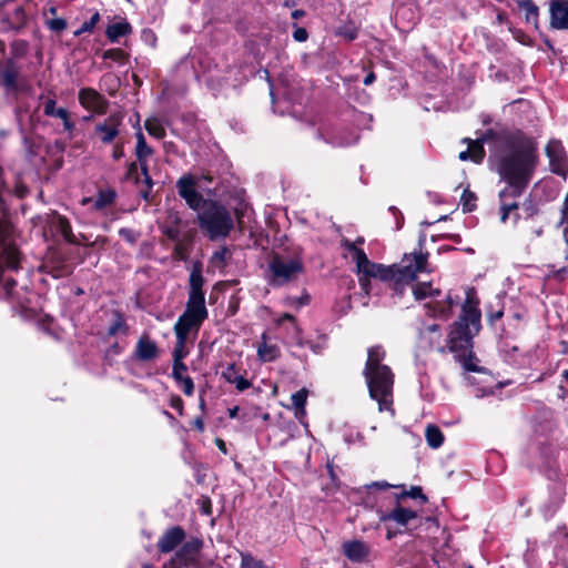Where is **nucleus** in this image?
Segmentation results:
<instances>
[{
	"label": "nucleus",
	"instance_id": "1",
	"mask_svg": "<svg viewBox=\"0 0 568 568\" xmlns=\"http://www.w3.org/2000/svg\"><path fill=\"white\" fill-rule=\"evenodd\" d=\"M470 161L480 164L486 155L485 143H489V160L495 164L500 180L517 182L524 171L526 158L538 151L536 139L520 129L496 124L475 140L465 138Z\"/></svg>",
	"mask_w": 568,
	"mask_h": 568
},
{
	"label": "nucleus",
	"instance_id": "2",
	"mask_svg": "<svg viewBox=\"0 0 568 568\" xmlns=\"http://www.w3.org/2000/svg\"><path fill=\"white\" fill-rule=\"evenodd\" d=\"M6 187L4 170L0 165V300L10 301L17 281L13 277L3 278V273L4 270L17 272L21 267V256L18 246L12 241L14 226L10 210L2 196Z\"/></svg>",
	"mask_w": 568,
	"mask_h": 568
},
{
	"label": "nucleus",
	"instance_id": "3",
	"mask_svg": "<svg viewBox=\"0 0 568 568\" xmlns=\"http://www.w3.org/2000/svg\"><path fill=\"white\" fill-rule=\"evenodd\" d=\"M481 329L479 298L474 287L466 291L458 318L450 325L447 346L452 353L467 352L474 347V337Z\"/></svg>",
	"mask_w": 568,
	"mask_h": 568
},
{
	"label": "nucleus",
	"instance_id": "4",
	"mask_svg": "<svg viewBox=\"0 0 568 568\" xmlns=\"http://www.w3.org/2000/svg\"><path fill=\"white\" fill-rule=\"evenodd\" d=\"M424 244L425 239L420 237L418 251L405 254L399 264L390 266L378 264L374 278L385 282L394 281L393 290H397V286H402V284L413 283L417 278L418 273L427 271L429 253L422 251Z\"/></svg>",
	"mask_w": 568,
	"mask_h": 568
},
{
	"label": "nucleus",
	"instance_id": "5",
	"mask_svg": "<svg viewBox=\"0 0 568 568\" xmlns=\"http://www.w3.org/2000/svg\"><path fill=\"white\" fill-rule=\"evenodd\" d=\"M196 222L212 241L227 237L234 229L230 211L217 200L206 202V205L197 213Z\"/></svg>",
	"mask_w": 568,
	"mask_h": 568
},
{
	"label": "nucleus",
	"instance_id": "6",
	"mask_svg": "<svg viewBox=\"0 0 568 568\" xmlns=\"http://www.w3.org/2000/svg\"><path fill=\"white\" fill-rule=\"evenodd\" d=\"M538 164L539 151L526 158L525 166L523 168L524 171H521V175L516 183L513 184L508 180H503L506 183V186L499 191L498 197L499 201L506 205V207H509L510 213L515 212V223H517L520 219V215L517 212L519 209V203L516 201V199L520 197L529 186Z\"/></svg>",
	"mask_w": 568,
	"mask_h": 568
},
{
	"label": "nucleus",
	"instance_id": "7",
	"mask_svg": "<svg viewBox=\"0 0 568 568\" xmlns=\"http://www.w3.org/2000/svg\"><path fill=\"white\" fill-rule=\"evenodd\" d=\"M204 277L202 274V263L196 261L193 263L189 277V297L185 305L184 314L205 321L209 316L205 306V292L203 290Z\"/></svg>",
	"mask_w": 568,
	"mask_h": 568
},
{
	"label": "nucleus",
	"instance_id": "8",
	"mask_svg": "<svg viewBox=\"0 0 568 568\" xmlns=\"http://www.w3.org/2000/svg\"><path fill=\"white\" fill-rule=\"evenodd\" d=\"M304 271V264L300 257L285 260L274 254L268 263V284L273 287L284 286L295 281Z\"/></svg>",
	"mask_w": 568,
	"mask_h": 568
},
{
	"label": "nucleus",
	"instance_id": "9",
	"mask_svg": "<svg viewBox=\"0 0 568 568\" xmlns=\"http://www.w3.org/2000/svg\"><path fill=\"white\" fill-rule=\"evenodd\" d=\"M369 396L378 403V409L390 410L393 405L394 374L392 369L364 374Z\"/></svg>",
	"mask_w": 568,
	"mask_h": 568
},
{
	"label": "nucleus",
	"instance_id": "10",
	"mask_svg": "<svg viewBox=\"0 0 568 568\" xmlns=\"http://www.w3.org/2000/svg\"><path fill=\"white\" fill-rule=\"evenodd\" d=\"M19 68L11 59L7 60L4 64L0 63V84L4 88L8 95H12L18 100L19 93H29L32 88L27 82L18 80Z\"/></svg>",
	"mask_w": 568,
	"mask_h": 568
},
{
	"label": "nucleus",
	"instance_id": "11",
	"mask_svg": "<svg viewBox=\"0 0 568 568\" xmlns=\"http://www.w3.org/2000/svg\"><path fill=\"white\" fill-rule=\"evenodd\" d=\"M196 179L192 174H184L176 181L178 194L182 197L187 206L197 213L206 205L210 199H205L197 191Z\"/></svg>",
	"mask_w": 568,
	"mask_h": 568
},
{
	"label": "nucleus",
	"instance_id": "12",
	"mask_svg": "<svg viewBox=\"0 0 568 568\" xmlns=\"http://www.w3.org/2000/svg\"><path fill=\"white\" fill-rule=\"evenodd\" d=\"M551 173L566 179L568 176V156L560 140L551 139L545 148Z\"/></svg>",
	"mask_w": 568,
	"mask_h": 568
},
{
	"label": "nucleus",
	"instance_id": "13",
	"mask_svg": "<svg viewBox=\"0 0 568 568\" xmlns=\"http://www.w3.org/2000/svg\"><path fill=\"white\" fill-rule=\"evenodd\" d=\"M204 542L199 537H192L183 541L181 547L175 551L173 558L185 568H196L200 561V555Z\"/></svg>",
	"mask_w": 568,
	"mask_h": 568
},
{
	"label": "nucleus",
	"instance_id": "14",
	"mask_svg": "<svg viewBox=\"0 0 568 568\" xmlns=\"http://www.w3.org/2000/svg\"><path fill=\"white\" fill-rule=\"evenodd\" d=\"M78 100L83 109L99 115L105 114L110 104L109 100L93 88L80 89Z\"/></svg>",
	"mask_w": 568,
	"mask_h": 568
},
{
	"label": "nucleus",
	"instance_id": "15",
	"mask_svg": "<svg viewBox=\"0 0 568 568\" xmlns=\"http://www.w3.org/2000/svg\"><path fill=\"white\" fill-rule=\"evenodd\" d=\"M123 114L121 112H113L103 122L94 126V134L99 138L101 143L111 144L119 136L120 126L123 122Z\"/></svg>",
	"mask_w": 568,
	"mask_h": 568
},
{
	"label": "nucleus",
	"instance_id": "16",
	"mask_svg": "<svg viewBox=\"0 0 568 568\" xmlns=\"http://www.w3.org/2000/svg\"><path fill=\"white\" fill-rule=\"evenodd\" d=\"M186 534L182 526L169 527L159 538L156 547L161 554H169L175 550L185 540Z\"/></svg>",
	"mask_w": 568,
	"mask_h": 568
},
{
	"label": "nucleus",
	"instance_id": "17",
	"mask_svg": "<svg viewBox=\"0 0 568 568\" xmlns=\"http://www.w3.org/2000/svg\"><path fill=\"white\" fill-rule=\"evenodd\" d=\"M378 517L382 523L394 521L398 527H407L412 519L418 517L416 510L405 508L402 505H394L388 511L378 510Z\"/></svg>",
	"mask_w": 568,
	"mask_h": 568
},
{
	"label": "nucleus",
	"instance_id": "18",
	"mask_svg": "<svg viewBox=\"0 0 568 568\" xmlns=\"http://www.w3.org/2000/svg\"><path fill=\"white\" fill-rule=\"evenodd\" d=\"M549 27L554 30H568V0H550Z\"/></svg>",
	"mask_w": 568,
	"mask_h": 568
},
{
	"label": "nucleus",
	"instance_id": "19",
	"mask_svg": "<svg viewBox=\"0 0 568 568\" xmlns=\"http://www.w3.org/2000/svg\"><path fill=\"white\" fill-rule=\"evenodd\" d=\"M133 356L140 362L153 361L159 356V347L148 335H143L136 342Z\"/></svg>",
	"mask_w": 568,
	"mask_h": 568
},
{
	"label": "nucleus",
	"instance_id": "20",
	"mask_svg": "<svg viewBox=\"0 0 568 568\" xmlns=\"http://www.w3.org/2000/svg\"><path fill=\"white\" fill-rule=\"evenodd\" d=\"M386 357V352L382 345H374L367 349V361L363 371L364 374L389 369L390 367L382 364Z\"/></svg>",
	"mask_w": 568,
	"mask_h": 568
},
{
	"label": "nucleus",
	"instance_id": "21",
	"mask_svg": "<svg viewBox=\"0 0 568 568\" xmlns=\"http://www.w3.org/2000/svg\"><path fill=\"white\" fill-rule=\"evenodd\" d=\"M195 231L186 232L182 237L174 241L175 245L172 252L173 261L186 262L193 247Z\"/></svg>",
	"mask_w": 568,
	"mask_h": 568
},
{
	"label": "nucleus",
	"instance_id": "22",
	"mask_svg": "<svg viewBox=\"0 0 568 568\" xmlns=\"http://www.w3.org/2000/svg\"><path fill=\"white\" fill-rule=\"evenodd\" d=\"M204 321L182 313L174 324L173 331L175 336L189 338L191 331L199 332Z\"/></svg>",
	"mask_w": 568,
	"mask_h": 568
},
{
	"label": "nucleus",
	"instance_id": "23",
	"mask_svg": "<svg viewBox=\"0 0 568 568\" xmlns=\"http://www.w3.org/2000/svg\"><path fill=\"white\" fill-rule=\"evenodd\" d=\"M268 334L266 332L261 335V343L257 345V357L263 363L275 362L281 357V349L276 344L268 343Z\"/></svg>",
	"mask_w": 568,
	"mask_h": 568
},
{
	"label": "nucleus",
	"instance_id": "24",
	"mask_svg": "<svg viewBox=\"0 0 568 568\" xmlns=\"http://www.w3.org/2000/svg\"><path fill=\"white\" fill-rule=\"evenodd\" d=\"M51 230L60 234L67 243L72 245L79 244L78 239L73 234L71 223L64 215L55 214L51 222Z\"/></svg>",
	"mask_w": 568,
	"mask_h": 568
},
{
	"label": "nucleus",
	"instance_id": "25",
	"mask_svg": "<svg viewBox=\"0 0 568 568\" xmlns=\"http://www.w3.org/2000/svg\"><path fill=\"white\" fill-rule=\"evenodd\" d=\"M130 326L126 323L125 315L120 310L112 311V321L110 322L106 329V338L116 336L118 334L128 335Z\"/></svg>",
	"mask_w": 568,
	"mask_h": 568
},
{
	"label": "nucleus",
	"instance_id": "26",
	"mask_svg": "<svg viewBox=\"0 0 568 568\" xmlns=\"http://www.w3.org/2000/svg\"><path fill=\"white\" fill-rule=\"evenodd\" d=\"M28 14L26 13V10L23 7H18L16 10L4 17L2 19V22L7 26V30L14 31L16 33L21 32L26 26L28 24Z\"/></svg>",
	"mask_w": 568,
	"mask_h": 568
},
{
	"label": "nucleus",
	"instance_id": "27",
	"mask_svg": "<svg viewBox=\"0 0 568 568\" xmlns=\"http://www.w3.org/2000/svg\"><path fill=\"white\" fill-rule=\"evenodd\" d=\"M343 548L345 556L353 561H362L369 552L368 547L361 540L346 541Z\"/></svg>",
	"mask_w": 568,
	"mask_h": 568
},
{
	"label": "nucleus",
	"instance_id": "28",
	"mask_svg": "<svg viewBox=\"0 0 568 568\" xmlns=\"http://www.w3.org/2000/svg\"><path fill=\"white\" fill-rule=\"evenodd\" d=\"M182 217L179 212H170L166 224L162 227V233L171 241L179 240L181 235Z\"/></svg>",
	"mask_w": 568,
	"mask_h": 568
},
{
	"label": "nucleus",
	"instance_id": "29",
	"mask_svg": "<svg viewBox=\"0 0 568 568\" xmlns=\"http://www.w3.org/2000/svg\"><path fill=\"white\" fill-rule=\"evenodd\" d=\"M132 33V26L123 20L121 22H114L108 26L105 36L111 42H118L120 38L126 37Z\"/></svg>",
	"mask_w": 568,
	"mask_h": 568
},
{
	"label": "nucleus",
	"instance_id": "30",
	"mask_svg": "<svg viewBox=\"0 0 568 568\" xmlns=\"http://www.w3.org/2000/svg\"><path fill=\"white\" fill-rule=\"evenodd\" d=\"M517 7L525 11V20L538 28L539 8L532 0H515Z\"/></svg>",
	"mask_w": 568,
	"mask_h": 568
},
{
	"label": "nucleus",
	"instance_id": "31",
	"mask_svg": "<svg viewBox=\"0 0 568 568\" xmlns=\"http://www.w3.org/2000/svg\"><path fill=\"white\" fill-rule=\"evenodd\" d=\"M45 267L49 270L48 274L54 278L67 277L73 273L72 265L65 263L64 261H49L45 264Z\"/></svg>",
	"mask_w": 568,
	"mask_h": 568
},
{
	"label": "nucleus",
	"instance_id": "32",
	"mask_svg": "<svg viewBox=\"0 0 568 568\" xmlns=\"http://www.w3.org/2000/svg\"><path fill=\"white\" fill-rule=\"evenodd\" d=\"M19 132L22 135V144L28 156L38 155L40 144L32 132H28L23 124H20Z\"/></svg>",
	"mask_w": 568,
	"mask_h": 568
},
{
	"label": "nucleus",
	"instance_id": "33",
	"mask_svg": "<svg viewBox=\"0 0 568 568\" xmlns=\"http://www.w3.org/2000/svg\"><path fill=\"white\" fill-rule=\"evenodd\" d=\"M136 139V145L134 150V154L136 156V160H148L150 156L153 155L154 150L151 148L145 140V136L141 129H139L135 133Z\"/></svg>",
	"mask_w": 568,
	"mask_h": 568
},
{
	"label": "nucleus",
	"instance_id": "34",
	"mask_svg": "<svg viewBox=\"0 0 568 568\" xmlns=\"http://www.w3.org/2000/svg\"><path fill=\"white\" fill-rule=\"evenodd\" d=\"M427 445L434 449L439 448L444 443V434L437 425H428L425 430Z\"/></svg>",
	"mask_w": 568,
	"mask_h": 568
},
{
	"label": "nucleus",
	"instance_id": "35",
	"mask_svg": "<svg viewBox=\"0 0 568 568\" xmlns=\"http://www.w3.org/2000/svg\"><path fill=\"white\" fill-rule=\"evenodd\" d=\"M116 192L114 189L100 190L94 201V209L101 211L115 202Z\"/></svg>",
	"mask_w": 568,
	"mask_h": 568
},
{
	"label": "nucleus",
	"instance_id": "36",
	"mask_svg": "<svg viewBox=\"0 0 568 568\" xmlns=\"http://www.w3.org/2000/svg\"><path fill=\"white\" fill-rule=\"evenodd\" d=\"M308 390L306 388H301L296 393L291 396L292 405L295 409V417L301 418L306 414L305 406L307 402Z\"/></svg>",
	"mask_w": 568,
	"mask_h": 568
},
{
	"label": "nucleus",
	"instance_id": "37",
	"mask_svg": "<svg viewBox=\"0 0 568 568\" xmlns=\"http://www.w3.org/2000/svg\"><path fill=\"white\" fill-rule=\"evenodd\" d=\"M343 246L347 252L352 254L353 260L356 263V270H358L362 265H367L368 257L363 248L356 246L355 243H352L348 240L343 241Z\"/></svg>",
	"mask_w": 568,
	"mask_h": 568
},
{
	"label": "nucleus",
	"instance_id": "38",
	"mask_svg": "<svg viewBox=\"0 0 568 568\" xmlns=\"http://www.w3.org/2000/svg\"><path fill=\"white\" fill-rule=\"evenodd\" d=\"M176 342L173 349V364L178 368L183 367V359L187 356L189 352L185 349V344L187 342V338H181L180 336H175Z\"/></svg>",
	"mask_w": 568,
	"mask_h": 568
},
{
	"label": "nucleus",
	"instance_id": "39",
	"mask_svg": "<svg viewBox=\"0 0 568 568\" xmlns=\"http://www.w3.org/2000/svg\"><path fill=\"white\" fill-rule=\"evenodd\" d=\"M477 195L467 186L460 196V204L464 213H470L477 209Z\"/></svg>",
	"mask_w": 568,
	"mask_h": 568
},
{
	"label": "nucleus",
	"instance_id": "40",
	"mask_svg": "<svg viewBox=\"0 0 568 568\" xmlns=\"http://www.w3.org/2000/svg\"><path fill=\"white\" fill-rule=\"evenodd\" d=\"M144 128L148 133L155 139H163L165 136V129L156 118H149L144 122Z\"/></svg>",
	"mask_w": 568,
	"mask_h": 568
},
{
	"label": "nucleus",
	"instance_id": "41",
	"mask_svg": "<svg viewBox=\"0 0 568 568\" xmlns=\"http://www.w3.org/2000/svg\"><path fill=\"white\" fill-rule=\"evenodd\" d=\"M136 186L139 187V195L141 199L146 203H151L153 201L152 189L154 186L152 176L141 178L140 185Z\"/></svg>",
	"mask_w": 568,
	"mask_h": 568
},
{
	"label": "nucleus",
	"instance_id": "42",
	"mask_svg": "<svg viewBox=\"0 0 568 568\" xmlns=\"http://www.w3.org/2000/svg\"><path fill=\"white\" fill-rule=\"evenodd\" d=\"M102 58L104 60L109 59L120 64H125L129 60V54L123 51L121 48H112L108 49L102 53Z\"/></svg>",
	"mask_w": 568,
	"mask_h": 568
},
{
	"label": "nucleus",
	"instance_id": "43",
	"mask_svg": "<svg viewBox=\"0 0 568 568\" xmlns=\"http://www.w3.org/2000/svg\"><path fill=\"white\" fill-rule=\"evenodd\" d=\"M240 568H268L261 559L255 558L251 552H241Z\"/></svg>",
	"mask_w": 568,
	"mask_h": 568
},
{
	"label": "nucleus",
	"instance_id": "44",
	"mask_svg": "<svg viewBox=\"0 0 568 568\" xmlns=\"http://www.w3.org/2000/svg\"><path fill=\"white\" fill-rule=\"evenodd\" d=\"M52 116L61 119L64 131L72 135L73 131L75 130V124L71 120L70 112L68 111V109L60 106L59 110H57L55 114Z\"/></svg>",
	"mask_w": 568,
	"mask_h": 568
},
{
	"label": "nucleus",
	"instance_id": "45",
	"mask_svg": "<svg viewBox=\"0 0 568 568\" xmlns=\"http://www.w3.org/2000/svg\"><path fill=\"white\" fill-rule=\"evenodd\" d=\"M427 306L429 308H432L433 315L437 316V317H442V318L446 320L452 314V304L446 305L445 303L436 301L434 303L427 304Z\"/></svg>",
	"mask_w": 568,
	"mask_h": 568
},
{
	"label": "nucleus",
	"instance_id": "46",
	"mask_svg": "<svg viewBox=\"0 0 568 568\" xmlns=\"http://www.w3.org/2000/svg\"><path fill=\"white\" fill-rule=\"evenodd\" d=\"M123 180L131 181L135 185H140L141 176L139 174V161L130 162L126 166V172Z\"/></svg>",
	"mask_w": 568,
	"mask_h": 568
},
{
	"label": "nucleus",
	"instance_id": "47",
	"mask_svg": "<svg viewBox=\"0 0 568 568\" xmlns=\"http://www.w3.org/2000/svg\"><path fill=\"white\" fill-rule=\"evenodd\" d=\"M100 19H101L100 13L98 11L94 12L88 21H84L82 23V26L78 30L74 31V36L79 37L82 33L92 32L94 27L97 26V23L100 21Z\"/></svg>",
	"mask_w": 568,
	"mask_h": 568
},
{
	"label": "nucleus",
	"instance_id": "48",
	"mask_svg": "<svg viewBox=\"0 0 568 568\" xmlns=\"http://www.w3.org/2000/svg\"><path fill=\"white\" fill-rule=\"evenodd\" d=\"M226 382L234 384L239 392H244L252 386V383L242 375L235 377L226 376Z\"/></svg>",
	"mask_w": 568,
	"mask_h": 568
},
{
	"label": "nucleus",
	"instance_id": "49",
	"mask_svg": "<svg viewBox=\"0 0 568 568\" xmlns=\"http://www.w3.org/2000/svg\"><path fill=\"white\" fill-rule=\"evenodd\" d=\"M430 283H417L413 286V294L415 300L422 301L429 296Z\"/></svg>",
	"mask_w": 568,
	"mask_h": 568
},
{
	"label": "nucleus",
	"instance_id": "50",
	"mask_svg": "<svg viewBox=\"0 0 568 568\" xmlns=\"http://www.w3.org/2000/svg\"><path fill=\"white\" fill-rule=\"evenodd\" d=\"M48 28L57 33L64 31L68 27L67 20L63 18H55L47 21Z\"/></svg>",
	"mask_w": 568,
	"mask_h": 568
},
{
	"label": "nucleus",
	"instance_id": "51",
	"mask_svg": "<svg viewBox=\"0 0 568 568\" xmlns=\"http://www.w3.org/2000/svg\"><path fill=\"white\" fill-rule=\"evenodd\" d=\"M407 495L412 499H418L422 505L428 503L427 496L423 493V488L420 486H412L407 490Z\"/></svg>",
	"mask_w": 568,
	"mask_h": 568
},
{
	"label": "nucleus",
	"instance_id": "52",
	"mask_svg": "<svg viewBox=\"0 0 568 568\" xmlns=\"http://www.w3.org/2000/svg\"><path fill=\"white\" fill-rule=\"evenodd\" d=\"M231 257V251L226 246H222L220 250L213 253L212 260L225 265L227 260Z\"/></svg>",
	"mask_w": 568,
	"mask_h": 568
},
{
	"label": "nucleus",
	"instance_id": "53",
	"mask_svg": "<svg viewBox=\"0 0 568 568\" xmlns=\"http://www.w3.org/2000/svg\"><path fill=\"white\" fill-rule=\"evenodd\" d=\"M337 34H339L341 37L345 38L348 41H353L357 38L358 32L357 29L353 26H344L339 28Z\"/></svg>",
	"mask_w": 568,
	"mask_h": 568
},
{
	"label": "nucleus",
	"instance_id": "54",
	"mask_svg": "<svg viewBox=\"0 0 568 568\" xmlns=\"http://www.w3.org/2000/svg\"><path fill=\"white\" fill-rule=\"evenodd\" d=\"M377 266L378 264L377 263H374V262H371L368 260V263L367 265H362L358 270H357V273L358 274H362L364 275L366 278H371V277H374L375 275V272L377 270Z\"/></svg>",
	"mask_w": 568,
	"mask_h": 568
},
{
	"label": "nucleus",
	"instance_id": "55",
	"mask_svg": "<svg viewBox=\"0 0 568 568\" xmlns=\"http://www.w3.org/2000/svg\"><path fill=\"white\" fill-rule=\"evenodd\" d=\"M199 506H200V511H201L202 515H204V516H211L212 515L213 509H212V500H211L210 497L202 496L199 499Z\"/></svg>",
	"mask_w": 568,
	"mask_h": 568
},
{
	"label": "nucleus",
	"instance_id": "56",
	"mask_svg": "<svg viewBox=\"0 0 568 568\" xmlns=\"http://www.w3.org/2000/svg\"><path fill=\"white\" fill-rule=\"evenodd\" d=\"M57 110H59V108H57L55 98H48L43 103V113L47 116H52L55 114Z\"/></svg>",
	"mask_w": 568,
	"mask_h": 568
},
{
	"label": "nucleus",
	"instance_id": "57",
	"mask_svg": "<svg viewBox=\"0 0 568 568\" xmlns=\"http://www.w3.org/2000/svg\"><path fill=\"white\" fill-rule=\"evenodd\" d=\"M39 109L40 105H38L29 115V129H27L28 132L34 133V131L38 128V124L40 122Z\"/></svg>",
	"mask_w": 568,
	"mask_h": 568
},
{
	"label": "nucleus",
	"instance_id": "58",
	"mask_svg": "<svg viewBox=\"0 0 568 568\" xmlns=\"http://www.w3.org/2000/svg\"><path fill=\"white\" fill-rule=\"evenodd\" d=\"M170 406L175 409L179 415H183L184 414V402L183 399L181 398V396L179 395H171L170 397Z\"/></svg>",
	"mask_w": 568,
	"mask_h": 568
},
{
	"label": "nucleus",
	"instance_id": "59",
	"mask_svg": "<svg viewBox=\"0 0 568 568\" xmlns=\"http://www.w3.org/2000/svg\"><path fill=\"white\" fill-rule=\"evenodd\" d=\"M293 27L295 28L293 32V39L296 42H305L308 38V32L305 28L297 27L296 23H293Z\"/></svg>",
	"mask_w": 568,
	"mask_h": 568
},
{
	"label": "nucleus",
	"instance_id": "60",
	"mask_svg": "<svg viewBox=\"0 0 568 568\" xmlns=\"http://www.w3.org/2000/svg\"><path fill=\"white\" fill-rule=\"evenodd\" d=\"M179 384H182L183 393L186 396H191L194 393V383L193 379L190 376H185L180 381Z\"/></svg>",
	"mask_w": 568,
	"mask_h": 568
},
{
	"label": "nucleus",
	"instance_id": "61",
	"mask_svg": "<svg viewBox=\"0 0 568 568\" xmlns=\"http://www.w3.org/2000/svg\"><path fill=\"white\" fill-rule=\"evenodd\" d=\"M394 488L400 489L399 493L395 494V505H402V501L406 498H409L407 495V490L405 485H395Z\"/></svg>",
	"mask_w": 568,
	"mask_h": 568
},
{
	"label": "nucleus",
	"instance_id": "62",
	"mask_svg": "<svg viewBox=\"0 0 568 568\" xmlns=\"http://www.w3.org/2000/svg\"><path fill=\"white\" fill-rule=\"evenodd\" d=\"M524 210L526 212L527 217H534L539 213L538 206L531 201L524 203Z\"/></svg>",
	"mask_w": 568,
	"mask_h": 568
},
{
	"label": "nucleus",
	"instance_id": "63",
	"mask_svg": "<svg viewBox=\"0 0 568 568\" xmlns=\"http://www.w3.org/2000/svg\"><path fill=\"white\" fill-rule=\"evenodd\" d=\"M29 108L26 103L21 102L19 103L16 109H14V113H16V119H17V122H18V126L20 128V124H22V114L24 112H28Z\"/></svg>",
	"mask_w": 568,
	"mask_h": 568
},
{
	"label": "nucleus",
	"instance_id": "64",
	"mask_svg": "<svg viewBox=\"0 0 568 568\" xmlns=\"http://www.w3.org/2000/svg\"><path fill=\"white\" fill-rule=\"evenodd\" d=\"M124 156V148H123V143H115L113 145V150H112V159L114 161H119L120 159H122Z\"/></svg>",
	"mask_w": 568,
	"mask_h": 568
}]
</instances>
